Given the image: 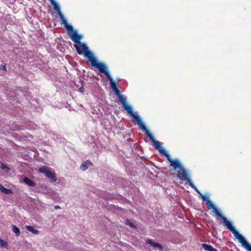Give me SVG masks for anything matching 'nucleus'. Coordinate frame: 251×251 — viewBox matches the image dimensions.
Listing matches in <instances>:
<instances>
[{"mask_svg":"<svg viewBox=\"0 0 251 251\" xmlns=\"http://www.w3.org/2000/svg\"><path fill=\"white\" fill-rule=\"evenodd\" d=\"M147 136L150 139V140L153 143V146L158 150V151L167 158V160L170 163V165L173 167L175 170L177 169L178 167L181 164L180 161L178 159L173 160L171 158L169 154L163 149L161 147L160 143L159 141L155 140L153 135L149 131L147 130L145 133Z\"/></svg>","mask_w":251,"mask_h":251,"instance_id":"obj_1","label":"nucleus"},{"mask_svg":"<svg viewBox=\"0 0 251 251\" xmlns=\"http://www.w3.org/2000/svg\"><path fill=\"white\" fill-rule=\"evenodd\" d=\"M64 25L68 34L70 37L71 40L75 43H76L74 45V47L75 48L77 52L79 54H82V51L81 50V47H82V45H85L84 43H82L80 40L82 38V36L81 35L78 34L77 31L74 30L72 27V26L70 25H69L67 22L63 24Z\"/></svg>","mask_w":251,"mask_h":251,"instance_id":"obj_2","label":"nucleus"},{"mask_svg":"<svg viewBox=\"0 0 251 251\" xmlns=\"http://www.w3.org/2000/svg\"><path fill=\"white\" fill-rule=\"evenodd\" d=\"M81 50L82 51V54L90 62L92 66L98 68L100 72L106 69L107 66L104 63L98 61L93 54L89 50L88 48L86 45H82Z\"/></svg>","mask_w":251,"mask_h":251,"instance_id":"obj_3","label":"nucleus"},{"mask_svg":"<svg viewBox=\"0 0 251 251\" xmlns=\"http://www.w3.org/2000/svg\"><path fill=\"white\" fill-rule=\"evenodd\" d=\"M224 223V226L234 234L235 237L242 244V246L248 251H251V246L246 241L244 237L235 229L231 223L227 219Z\"/></svg>","mask_w":251,"mask_h":251,"instance_id":"obj_4","label":"nucleus"},{"mask_svg":"<svg viewBox=\"0 0 251 251\" xmlns=\"http://www.w3.org/2000/svg\"><path fill=\"white\" fill-rule=\"evenodd\" d=\"M175 171L177 172V177L179 179L182 181H186L189 186L194 189L198 194L200 195L201 194L193 183L188 172L184 168L181 164L178 167L177 169Z\"/></svg>","mask_w":251,"mask_h":251,"instance_id":"obj_5","label":"nucleus"},{"mask_svg":"<svg viewBox=\"0 0 251 251\" xmlns=\"http://www.w3.org/2000/svg\"><path fill=\"white\" fill-rule=\"evenodd\" d=\"M38 172L44 174L45 176L52 182H55L57 180L55 173L52 171L51 168L46 166L40 167L38 170Z\"/></svg>","mask_w":251,"mask_h":251,"instance_id":"obj_6","label":"nucleus"},{"mask_svg":"<svg viewBox=\"0 0 251 251\" xmlns=\"http://www.w3.org/2000/svg\"><path fill=\"white\" fill-rule=\"evenodd\" d=\"M206 205L209 209H212V212L215 213L217 216L220 217L224 223L227 220V218L224 216L216 206L210 200H207Z\"/></svg>","mask_w":251,"mask_h":251,"instance_id":"obj_7","label":"nucleus"},{"mask_svg":"<svg viewBox=\"0 0 251 251\" xmlns=\"http://www.w3.org/2000/svg\"><path fill=\"white\" fill-rule=\"evenodd\" d=\"M51 3L53 6V9L57 12L58 17L60 18L61 23V24L62 25L67 22L66 20L64 17V16L60 11V8L58 3L54 0H50Z\"/></svg>","mask_w":251,"mask_h":251,"instance_id":"obj_8","label":"nucleus"},{"mask_svg":"<svg viewBox=\"0 0 251 251\" xmlns=\"http://www.w3.org/2000/svg\"><path fill=\"white\" fill-rule=\"evenodd\" d=\"M131 116H132L134 120L137 122L138 126L140 127V128L143 130L144 131L146 132L147 130H149L146 127V126L143 123L142 120L140 118V117L136 114V113H134L132 114Z\"/></svg>","mask_w":251,"mask_h":251,"instance_id":"obj_9","label":"nucleus"},{"mask_svg":"<svg viewBox=\"0 0 251 251\" xmlns=\"http://www.w3.org/2000/svg\"><path fill=\"white\" fill-rule=\"evenodd\" d=\"M100 73L104 74L106 75L107 78L109 80L110 82V86L112 89L117 88L116 83L114 82L112 77L111 76L108 71L107 67H106V69H103V71H101Z\"/></svg>","mask_w":251,"mask_h":251,"instance_id":"obj_10","label":"nucleus"},{"mask_svg":"<svg viewBox=\"0 0 251 251\" xmlns=\"http://www.w3.org/2000/svg\"><path fill=\"white\" fill-rule=\"evenodd\" d=\"M146 243L150 244V245H151V246H152L153 247L159 248L160 250H162L163 249V247L161 244H160L157 242H153L151 239H148L146 241Z\"/></svg>","mask_w":251,"mask_h":251,"instance_id":"obj_11","label":"nucleus"},{"mask_svg":"<svg viewBox=\"0 0 251 251\" xmlns=\"http://www.w3.org/2000/svg\"><path fill=\"white\" fill-rule=\"evenodd\" d=\"M92 165H93L92 163L90 161L87 160L81 165L80 168L82 171H85L88 168V167Z\"/></svg>","mask_w":251,"mask_h":251,"instance_id":"obj_12","label":"nucleus"},{"mask_svg":"<svg viewBox=\"0 0 251 251\" xmlns=\"http://www.w3.org/2000/svg\"><path fill=\"white\" fill-rule=\"evenodd\" d=\"M24 182L30 187H35L36 186V183L27 177H25L24 178Z\"/></svg>","mask_w":251,"mask_h":251,"instance_id":"obj_13","label":"nucleus"},{"mask_svg":"<svg viewBox=\"0 0 251 251\" xmlns=\"http://www.w3.org/2000/svg\"><path fill=\"white\" fill-rule=\"evenodd\" d=\"M125 110L131 116L134 112H133V108L131 106L128 105L127 103L123 106Z\"/></svg>","mask_w":251,"mask_h":251,"instance_id":"obj_14","label":"nucleus"},{"mask_svg":"<svg viewBox=\"0 0 251 251\" xmlns=\"http://www.w3.org/2000/svg\"><path fill=\"white\" fill-rule=\"evenodd\" d=\"M0 190L2 193H4V194H8V195L13 193V192L11 189L5 188L1 184H0Z\"/></svg>","mask_w":251,"mask_h":251,"instance_id":"obj_15","label":"nucleus"},{"mask_svg":"<svg viewBox=\"0 0 251 251\" xmlns=\"http://www.w3.org/2000/svg\"><path fill=\"white\" fill-rule=\"evenodd\" d=\"M203 248L208 251H218L216 249L214 248L212 246L206 244H202Z\"/></svg>","mask_w":251,"mask_h":251,"instance_id":"obj_16","label":"nucleus"},{"mask_svg":"<svg viewBox=\"0 0 251 251\" xmlns=\"http://www.w3.org/2000/svg\"><path fill=\"white\" fill-rule=\"evenodd\" d=\"M25 228L28 231L31 232L34 234H38L39 233V230L34 229V228L31 226H25Z\"/></svg>","mask_w":251,"mask_h":251,"instance_id":"obj_17","label":"nucleus"},{"mask_svg":"<svg viewBox=\"0 0 251 251\" xmlns=\"http://www.w3.org/2000/svg\"><path fill=\"white\" fill-rule=\"evenodd\" d=\"M12 228L13 232L15 233L16 236H19L20 234V231L19 228L14 225H12Z\"/></svg>","mask_w":251,"mask_h":251,"instance_id":"obj_18","label":"nucleus"},{"mask_svg":"<svg viewBox=\"0 0 251 251\" xmlns=\"http://www.w3.org/2000/svg\"><path fill=\"white\" fill-rule=\"evenodd\" d=\"M118 97L119 101L122 104L123 106L127 103L126 99L122 95L119 96Z\"/></svg>","mask_w":251,"mask_h":251,"instance_id":"obj_19","label":"nucleus"},{"mask_svg":"<svg viewBox=\"0 0 251 251\" xmlns=\"http://www.w3.org/2000/svg\"><path fill=\"white\" fill-rule=\"evenodd\" d=\"M0 245L1 247H6L8 245L7 243L0 239Z\"/></svg>","mask_w":251,"mask_h":251,"instance_id":"obj_20","label":"nucleus"},{"mask_svg":"<svg viewBox=\"0 0 251 251\" xmlns=\"http://www.w3.org/2000/svg\"><path fill=\"white\" fill-rule=\"evenodd\" d=\"M200 196H201V199L203 201L207 202V200H209L208 197L204 196L202 194H200Z\"/></svg>","mask_w":251,"mask_h":251,"instance_id":"obj_21","label":"nucleus"},{"mask_svg":"<svg viewBox=\"0 0 251 251\" xmlns=\"http://www.w3.org/2000/svg\"><path fill=\"white\" fill-rule=\"evenodd\" d=\"M1 168L3 170H5L6 171H9L10 170L9 168L3 163L1 165Z\"/></svg>","mask_w":251,"mask_h":251,"instance_id":"obj_22","label":"nucleus"},{"mask_svg":"<svg viewBox=\"0 0 251 251\" xmlns=\"http://www.w3.org/2000/svg\"><path fill=\"white\" fill-rule=\"evenodd\" d=\"M113 91L115 92L116 95L118 97L119 96L122 95L120 91L117 88L113 89Z\"/></svg>","mask_w":251,"mask_h":251,"instance_id":"obj_23","label":"nucleus"},{"mask_svg":"<svg viewBox=\"0 0 251 251\" xmlns=\"http://www.w3.org/2000/svg\"><path fill=\"white\" fill-rule=\"evenodd\" d=\"M113 91L115 92L116 95L118 97L119 96L122 95L120 91L117 88L113 89Z\"/></svg>","mask_w":251,"mask_h":251,"instance_id":"obj_24","label":"nucleus"},{"mask_svg":"<svg viewBox=\"0 0 251 251\" xmlns=\"http://www.w3.org/2000/svg\"><path fill=\"white\" fill-rule=\"evenodd\" d=\"M81 86L79 88L78 90H79V92L82 93L84 91V89L83 88V86H84L83 83L84 82L83 81H81Z\"/></svg>","mask_w":251,"mask_h":251,"instance_id":"obj_25","label":"nucleus"},{"mask_svg":"<svg viewBox=\"0 0 251 251\" xmlns=\"http://www.w3.org/2000/svg\"><path fill=\"white\" fill-rule=\"evenodd\" d=\"M126 225H128L129 226H130L131 227H135V226H134V225H133V224L132 223H131L129 220H127L126 221Z\"/></svg>","mask_w":251,"mask_h":251,"instance_id":"obj_26","label":"nucleus"},{"mask_svg":"<svg viewBox=\"0 0 251 251\" xmlns=\"http://www.w3.org/2000/svg\"><path fill=\"white\" fill-rule=\"evenodd\" d=\"M1 69L3 70V71H7V69H6V65H3L1 66Z\"/></svg>","mask_w":251,"mask_h":251,"instance_id":"obj_27","label":"nucleus"},{"mask_svg":"<svg viewBox=\"0 0 251 251\" xmlns=\"http://www.w3.org/2000/svg\"><path fill=\"white\" fill-rule=\"evenodd\" d=\"M54 208H55V209H60V207L59 205H56V206H55Z\"/></svg>","mask_w":251,"mask_h":251,"instance_id":"obj_28","label":"nucleus"}]
</instances>
